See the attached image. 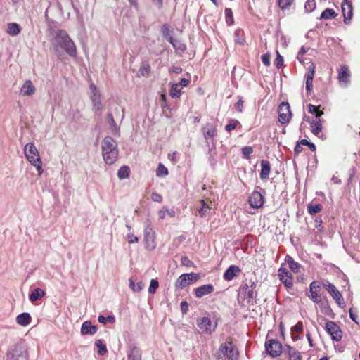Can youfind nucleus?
I'll use <instances>...</instances> for the list:
<instances>
[{"mask_svg": "<svg viewBox=\"0 0 360 360\" xmlns=\"http://www.w3.org/2000/svg\"><path fill=\"white\" fill-rule=\"evenodd\" d=\"M278 276L281 281L284 284L287 288L292 287V276L285 268L281 267L278 271Z\"/></svg>", "mask_w": 360, "mask_h": 360, "instance_id": "f3484780", "label": "nucleus"}, {"mask_svg": "<svg viewBox=\"0 0 360 360\" xmlns=\"http://www.w3.org/2000/svg\"><path fill=\"white\" fill-rule=\"evenodd\" d=\"M323 288V281H314L309 285V291L306 295L314 303H319L323 299V296L326 295L325 292L321 290Z\"/></svg>", "mask_w": 360, "mask_h": 360, "instance_id": "423d86ee", "label": "nucleus"}, {"mask_svg": "<svg viewBox=\"0 0 360 360\" xmlns=\"http://www.w3.org/2000/svg\"><path fill=\"white\" fill-rule=\"evenodd\" d=\"M255 288L256 283L252 281L248 283L241 285L238 292V300L242 298L245 300L248 304H254L257 295Z\"/></svg>", "mask_w": 360, "mask_h": 360, "instance_id": "39448f33", "label": "nucleus"}, {"mask_svg": "<svg viewBox=\"0 0 360 360\" xmlns=\"http://www.w3.org/2000/svg\"><path fill=\"white\" fill-rule=\"evenodd\" d=\"M30 321H31V316H30V314L26 313V312L22 313L16 317V322L19 325L22 326H27L30 323Z\"/></svg>", "mask_w": 360, "mask_h": 360, "instance_id": "c85d7f7f", "label": "nucleus"}, {"mask_svg": "<svg viewBox=\"0 0 360 360\" xmlns=\"http://www.w3.org/2000/svg\"><path fill=\"white\" fill-rule=\"evenodd\" d=\"M214 288L212 284L202 285L194 289L195 296L197 298H201L203 296L213 292Z\"/></svg>", "mask_w": 360, "mask_h": 360, "instance_id": "aec40b11", "label": "nucleus"}, {"mask_svg": "<svg viewBox=\"0 0 360 360\" xmlns=\"http://www.w3.org/2000/svg\"><path fill=\"white\" fill-rule=\"evenodd\" d=\"M24 153L27 160L31 165L36 167L39 175H41L43 172L42 162L35 146L32 143H27L24 148Z\"/></svg>", "mask_w": 360, "mask_h": 360, "instance_id": "20e7f679", "label": "nucleus"}, {"mask_svg": "<svg viewBox=\"0 0 360 360\" xmlns=\"http://www.w3.org/2000/svg\"><path fill=\"white\" fill-rule=\"evenodd\" d=\"M265 349L271 357H277L282 353V345L278 340L269 338L268 335L266 338Z\"/></svg>", "mask_w": 360, "mask_h": 360, "instance_id": "0eeeda50", "label": "nucleus"}, {"mask_svg": "<svg viewBox=\"0 0 360 360\" xmlns=\"http://www.w3.org/2000/svg\"><path fill=\"white\" fill-rule=\"evenodd\" d=\"M182 265L186 266H191L193 265V262L191 261L187 256H183L181 259Z\"/></svg>", "mask_w": 360, "mask_h": 360, "instance_id": "0e129e2a", "label": "nucleus"}, {"mask_svg": "<svg viewBox=\"0 0 360 360\" xmlns=\"http://www.w3.org/2000/svg\"><path fill=\"white\" fill-rule=\"evenodd\" d=\"M323 288L328 292L339 307L343 308L345 307V302L338 288L327 280L323 281Z\"/></svg>", "mask_w": 360, "mask_h": 360, "instance_id": "1a4fd4ad", "label": "nucleus"}, {"mask_svg": "<svg viewBox=\"0 0 360 360\" xmlns=\"http://www.w3.org/2000/svg\"><path fill=\"white\" fill-rule=\"evenodd\" d=\"M129 176V167L128 166L121 167L117 172V176L120 179L128 178Z\"/></svg>", "mask_w": 360, "mask_h": 360, "instance_id": "a19ab883", "label": "nucleus"}, {"mask_svg": "<svg viewBox=\"0 0 360 360\" xmlns=\"http://www.w3.org/2000/svg\"><path fill=\"white\" fill-rule=\"evenodd\" d=\"M226 22L228 25H232L234 23V19L232 10L230 8H225Z\"/></svg>", "mask_w": 360, "mask_h": 360, "instance_id": "c03bdc74", "label": "nucleus"}, {"mask_svg": "<svg viewBox=\"0 0 360 360\" xmlns=\"http://www.w3.org/2000/svg\"><path fill=\"white\" fill-rule=\"evenodd\" d=\"M311 128V132L318 136L322 130V124L321 120H313L310 124Z\"/></svg>", "mask_w": 360, "mask_h": 360, "instance_id": "72a5a7b5", "label": "nucleus"}, {"mask_svg": "<svg viewBox=\"0 0 360 360\" xmlns=\"http://www.w3.org/2000/svg\"><path fill=\"white\" fill-rule=\"evenodd\" d=\"M278 121L281 124H288L291 118L292 113L290 105L287 102H282L278 108Z\"/></svg>", "mask_w": 360, "mask_h": 360, "instance_id": "ddd939ff", "label": "nucleus"}, {"mask_svg": "<svg viewBox=\"0 0 360 360\" xmlns=\"http://www.w3.org/2000/svg\"><path fill=\"white\" fill-rule=\"evenodd\" d=\"M262 61L265 66H269L271 64V55L269 53L262 56Z\"/></svg>", "mask_w": 360, "mask_h": 360, "instance_id": "052dcab7", "label": "nucleus"}, {"mask_svg": "<svg viewBox=\"0 0 360 360\" xmlns=\"http://www.w3.org/2000/svg\"><path fill=\"white\" fill-rule=\"evenodd\" d=\"M303 330V323L302 321H298L292 328V333H300Z\"/></svg>", "mask_w": 360, "mask_h": 360, "instance_id": "680f3d73", "label": "nucleus"}, {"mask_svg": "<svg viewBox=\"0 0 360 360\" xmlns=\"http://www.w3.org/2000/svg\"><path fill=\"white\" fill-rule=\"evenodd\" d=\"M240 269L236 265H231L224 274V279L230 281L234 278L240 272Z\"/></svg>", "mask_w": 360, "mask_h": 360, "instance_id": "4be33fe9", "label": "nucleus"}, {"mask_svg": "<svg viewBox=\"0 0 360 360\" xmlns=\"http://www.w3.org/2000/svg\"><path fill=\"white\" fill-rule=\"evenodd\" d=\"M342 13L344 17V22L348 24V22L352 19V5L348 0H343L341 4Z\"/></svg>", "mask_w": 360, "mask_h": 360, "instance_id": "6ab92c4d", "label": "nucleus"}, {"mask_svg": "<svg viewBox=\"0 0 360 360\" xmlns=\"http://www.w3.org/2000/svg\"><path fill=\"white\" fill-rule=\"evenodd\" d=\"M197 325L201 330V333L212 334L214 331L217 323L212 324L211 319L208 316H203L198 319Z\"/></svg>", "mask_w": 360, "mask_h": 360, "instance_id": "9b49d317", "label": "nucleus"}, {"mask_svg": "<svg viewBox=\"0 0 360 360\" xmlns=\"http://www.w3.org/2000/svg\"><path fill=\"white\" fill-rule=\"evenodd\" d=\"M293 0H278V6L282 10L288 9L292 4Z\"/></svg>", "mask_w": 360, "mask_h": 360, "instance_id": "5fc2aeb1", "label": "nucleus"}, {"mask_svg": "<svg viewBox=\"0 0 360 360\" xmlns=\"http://www.w3.org/2000/svg\"><path fill=\"white\" fill-rule=\"evenodd\" d=\"M6 360H29L28 347L25 342L20 340L11 346L6 353Z\"/></svg>", "mask_w": 360, "mask_h": 360, "instance_id": "7ed1b4c3", "label": "nucleus"}, {"mask_svg": "<svg viewBox=\"0 0 360 360\" xmlns=\"http://www.w3.org/2000/svg\"><path fill=\"white\" fill-rule=\"evenodd\" d=\"M168 174V169L162 163H159L156 169V176L163 177Z\"/></svg>", "mask_w": 360, "mask_h": 360, "instance_id": "a18cd8bd", "label": "nucleus"}, {"mask_svg": "<svg viewBox=\"0 0 360 360\" xmlns=\"http://www.w3.org/2000/svg\"><path fill=\"white\" fill-rule=\"evenodd\" d=\"M44 295L45 292L42 289L37 288L30 293L29 299L32 302H34L37 300L42 298Z\"/></svg>", "mask_w": 360, "mask_h": 360, "instance_id": "cd10ccee", "label": "nucleus"}, {"mask_svg": "<svg viewBox=\"0 0 360 360\" xmlns=\"http://www.w3.org/2000/svg\"><path fill=\"white\" fill-rule=\"evenodd\" d=\"M129 288L134 292H139L141 291L143 288V284L141 281H139L137 283H135L132 278H129Z\"/></svg>", "mask_w": 360, "mask_h": 360, "instance_id": "e433bc0d", "label": "nucleus"}, {"mask_svg": "<svg viewBox=\"0 0 360 360\" xmlns=\"http://www.w3.org/2000/svg\"><path fill=\"white\" fill-rule=\"evenodd\" d=\"M90 90V98L91 101L94 99L101 98V94L98 91L97 87L94 83H91L89 86Z\"/></svg>", "mask_w": 360, "mask_h": 360, "instance_id": "79ce46f5", "label": "nucleus"}, {"mask_svg": "<svg viewBox=\"0 0 360 360\" xmlns=\"http://www.w3.org/2000/svg\"><path fill=\"white\" fill-rule=\"evenodd\" d=\"M169 95L173 98H178L181 96V90L179 88V86L178 84H172L171 89H170Z\"/></svg>", "mask_w": 360, "mask_h": 360, "instance_id": "c9c22d12", "label": "nucleus"}, {"mask_svg": "<svg viewBox=\"0 0 360 360\" xmlns=\"http://www.w3.org/2000/svg\"><path fill=\"white\" fill-rule=\"evenodd\" d=\"M34 91L35 88L30 80H27L20 89L22 96H31Z\"/></svg>", "mask_w": 360, "mask_h": 360, "instance_id": "a878e982", "label": "nucleus"}, {"mask_svg": "<svg viewBox=\"0 0 360 360\" xmlns=\"http://www.w3.org/2000/svg\"><path fill=\"white\" fill-rule=\"evenodd\" d=\"M21 28L16 22H9L7 25V32L11 36H17L20 32Z\"/></svg>", "mask_w": 360, "mask_h": 360, "instance_id": "7c9ffc66", "label": "nucleus"}, {"mask_svg": "<svg viewBox=\"0 0 360 360\" xmlns=\"http://www.w3.org/2000/svg\"><path fill=\"white\" fill-rule=\"evenodd\" d=\"M300 143L303 146H309V148L312 152L316 150V146L313 143L307 141V139H302L300 141Z\"/></svg>", "mask_w": 360, "mask_h": 360, "instance_id": "e2e57ef3", "label": "nucleus"}, {"mask_svg": "<svg viewBox=\"0 0 360 360\" xmlns=\"http://www.w3.org/2000/svg\"><path fill=\"white\" fill-rule=\"evenodd\" d=\"M127 239L129 243H135L139 241V238L137 236H134L133 233H129L127 235Z\"/></svg>", "mask_w": 360, "mask_h": 360, "instance_id": "774afa93", "label": "nucleus"}, {"mask_svg": "<svg viewBox=\"0 0 360 360\" xmlns=\"http://www.w3.org/2000/svg\"><path fill=\"white\" fill-rule=\"evenodd\" d=\"M244 35L245 33L242 29H236L234 32L235 43L240 45H244L245 42Z\"/></svg>", "mask_w": 360, "mask_h": 360, "instance_id": "473e14b6", "label": "nucleus"}, {"mask_svg": "<svg viewBox=\"0 0 360 360\" xmlns=\"http://www.w3.org/2000/svg\"><path fill=\"white\" fill-rule=\"evenodd\" d=\"M200 276L198 274L188 273L181 274L177 279L175 283L176 289H183L184 288L188 286L199 279Z\"/></svg>", "mask_w": 360, "mask_h": 360, "instance_id": "6e6552de", "label": "nucleus"}, {"mask_svg": "<svg viewBox=\"0 0 360 360\" xmlns=\"http://www.w3.org/2000/svg\"><path fill=\"white\" fill-rule=\"evenodd\" d=\"M250 205L252 208H260L264 202L263 195L258 191L255 190L249 196Z\"/></svg>", "mask_w": 360, "mask_h": 360, "instance_id": "2eb2a0df", "label": "nucleus"}, {"mask_svg": "<svg viewBox=\"0 0 360 360\" xmlns=\"http://www.w3.org/2000/svg\"><path fill=\"white\" fill-rule=\"evenodd\" d=\"M350 71L347 65H342L338 70V80L341 85L347 86L350 82Z\"/></svg>", "mask_w": 360, "mask_h": 360, "instance_id": "a211bd4d", "label": "nucleus"}, {"mask_svg": "<svg viewBox=\"0 0 360 360\" xmlns=\"http://www.w3.org/2000/svg\"><path fill=\"white\" fill-rule=\"evenodd\" d=\"M326 332L331 336L333 340L340 341L342 338V331L334 321H328L325 326Z\"/></svg>", "mask_w": 360, "mask_h": 360, "instance_id": "9d476101", "label": "nucleus"}, {"mask_svg": "<svg viewBox=\"0 0 360 360\" xmlns=\"http://www.w3.org/2000/svg\"><path fill=\"white\" fill-rule=\"evenodd\" d=\"M159 287V283L156 279H152L150 283L148 288V292L150 294H154Z\"/></svg>", "mask_w": 360, "mask_h": 360, "instance_id": "864d4df0", "label": "nucleus"}, {"mask_svg": "<svg viewBox=\"0 0 360 360\" xmlns=\"http://www.w3.org/2000/svg\"><path fill=\"white\" fill-rule=\"evenodd\" d=\"M95 346L98 349V354L99 355H105L107 353L108 349L106 345L101 340H96L95 341Z\"/></svg>", "mask_w": 360, "mask_h": 360, "instance_id": "58836bf2", "label": "nucleus"}, {"mask_svg": "<svg viewBox=\"0 0 360 360\" xmlns=\"http://www.w3.org/2000/svg\"><path fill=\"white\" fill-rule=\"evenodd\" d=\"M107 117L111 129L115 132H117L119 131V128L114 120L112 114L111 112L108 113Z\"/></svg>", "mask_w": 360, "mask_h": 360, "instance_id": "de8ad7c7", "label": "nucleus"}, {"mask_svg": "<svg viewBox=\"0 0 360 360\" xmlns=\"http://www.w3.org/2000/svg\"><path fill=\"white\" fill-rule=\"evenodd\" d=\"M314 76L307 75L306 77V90L307 93L311 92L313 86V79Z\"/></svg>", "mask_w": 360, "mask_h": 360, "instance_id": "6e6d98bb", "label": "nucleus"}, {"mask_svg": "<svg viewBox=\"0 0 360 360\" xmlns=\"http://www.w3.org/2000/svg\"><path fill=\"white\" fill-rule=\"evenodd\" d=\"M98 321L99 323H103V324H106L107 322H110V323H113L115 321V316L112 315H109L106 317L103 315H100L98 317Z\"/></svg>", "mask_w": 360, "mask_h": 360, "instance_id": "49530a36", "label": "nucleus"}, {"mask_svg": "<svg viewBox=\"0 0 360 360\" xmlns=\"http://www.w3.org/2000/svg\"><path fill=\"white\" fill-rule=\"evenodd\" d=\"M70 7L73 6V1L72 0H58V6L60 11L63 10V6Z\"/></svg>", "mask_w": 360, "mask_h": 360, "instance_id": "4d7b16f0", "label": "nucleus"}, {"mask_svg": "<svg viewBox=\"0 0 360 360\" xmlns=\"http://www.w3.org/2000/svg\"><path fill=\"white\" fill-rule=\"evenodd\" d=\"M142 352L141 349L136 346L130 348L127 354V360H141Z\"/></svg>", "mask_w": 360, "mask_h": 360, "instance_id": "b1692460", "label": "nucleus"}, {"mask_svg": "<svg viewBox=\"0 0 360 360\" xmlns=\"http://www.w3.org/2000/svg\"><path fill=\"white\" fill-rule=\"evenodd\" d=\"M101 148L105 162L109 165L115 163L118 157L116 141L111 136H105L102 141Z\"/></svg>", "mask_w": 360, "mask_h": 360, "instance_id": "f03ea898", "label": "nucleus"}, {"mask_svg": "<svg viewBox=\"0 0 360 360\" xmlns=\"http://www.w3.org/2000/svg\"><path fill=\"white\" fill-rule=\"evenodd\" d=\"M202 207L198 210L199 214L203 217L208 214L210 207L204 200H201Z\"/></svg>", "mask_w": 360, "mask_h": 360, "instance_id": "37998d69", "label": "nucleus"}, {"mask_svg": "<svg viewBox=\"0 0 360 360\" xmlns=\"http://www.w3.org/2000/svg\"><path fill=\"white\" fill-rule=\"evenodd\" d=\"M52 45L56 53L59 56L63 51H65L70 57L77 56L76 46L68 32L64 30L56 31L52 40Z\"/></svg>", "mask_w": 360, "mask_h": 360, "instance_id": "f257e3e1", "label": "nucleus"}, {"mask_svg": "<svg viewBox=\"0 0 360 360\" xmlns=\"http://www.w3.org/2000/svg\"><path fill=\"white\" fill-rule=\"evenodd\" d=\"M220 351L229 360H238V351L233 345L232 342H226L221 345Z\"/></svg>", "mask_w": 360, "mask_h": 360, "instance_id": "f8f14e48", "label": "nucleus"}, {"mask_svg": "<svg viewBox=\"0 0 360 360\" xmlns=\"http://www.w3.org/2000/svg\"><path fill=\"white\" fill-rule=\"evenodd\" d=\"M261 167L260 179L263 181L267 180L271 172V165L269 162L266 160H262L261 161Z\"/></svg>", "mask_w": 360, "mask_h": 360, "instance_id": "5701e85b", "label": "nucleus"}, {"mask_svg": "<svg viewBox=\"0 0 360 360\" xmlns=\"http://www.w3.org/2000/svg\"><path fill=\"white\" fill-rule=\"evenodd\" d=\"M150 71V67L148 63L143 62L141 63L139 72L143 76H148Z\"/></svg>", "mask_w": 360, "mask_h": 360, "instance_id": "09e8293b", "label": "nucleus"}, {"mask_svg": "<svg viewBox=\"0 0 360 360\" xmlns=\"http://www.w3.org/2000/svg\"><path fill=\"white\" fill-rule=\"evenodd\" d=\"M181 311L183 314H186L188 311V304L186 301L184 300L180 304Z\"/></svg>", "mask_w": 360, "mask_h": 360, "instance_id": "69168bd1", "label": "nucleus"}, {"mask_svg": "<svg viewBox=\"0 0 360 360\" xmlns=\"http://www.w3.org/2000/svg\"><path fill=\"white\" fill-rule=\"evenodd\" d=\"M322 210V205L321 204H309L307 205V210L311 215H315L320 212Z\"/></svg>", "mask_w": 360, "mask_h": 360, "instance_id": "ea45409f", "label": "nucleus"}, {"mask_svg": "<svg viewBox=\"0 0 360 360\" xmlns=\"http://www.w3.org/2000/svg\"><path fill=\"white\" fill-rule=\"evenodd\" d=\"M170 44L172 45L173 48L175 49V51H185L186 49V46L185 44L182 43L179 39H173L172 42H170Z\"/></svg>", "mask_w": 360, "mask_h": 360, "instance_id": "4c0bfd02", "label": "nucleus"}, {"mask_svg": "<svg viewBox=\"0 0 360 360\" xmlns=\"http://www.w3.org/2000/svg\"><path fill=\"white\" fill-rule=\"evenodd\" d=\"M98 330V328L95 325H92L89 321H84L81 327V334L82 335H94Z\"/></svg>", "mask_w": 360, "mask_h": 360, "instance_id": "412c9836", "label": "nucleus"}, {"mask_svg": "<svg viewBox=\"0 0 360 360\" xmlns=\"http://www.w3.org/2000/svg\"><path fill=\"white\" fill-rule=\"evenodd\" d=\"M338 16V13L332 8L325 9L321 14L320 19L321 20H331Z\"/></svg>", "mask_w": 360, "mask_h": 360, "instance_id": "2f4dec72", "label": "nucleus"}, {"mask_svg": "<svg viewBox=\"0 0 360 360\" xmlns=\"http://www.w3.org/2000/svg\"><path fill=\"white\" fill-rule=\"evenodd\" d=\"M283 64V56L279 53V52L276 51V58L274 60V65L277 68H281V66Z\"/></svg>", "mask_w": 360, "mask_h": 360, "instance_id": "13d9d810", "label": "nucleus"}, {"mask_svg": "<svg viewBox=\"0 0 360 360\" xmlns=\"http://www.w3.org/2000/svg\"><path fill=\"white\" fill-rule=\"evenodd\" d=\"M285 262L288 264L289 268L294 272H299L301 268V264L295 262L293 258L287 255L285 259Z\"/></svg>", "mask_w": 360, "mask_h": 360, "instance_id": "c756f323", "label": "nucleus"}, {"mask_svg": "<svg viewBox=\"0 0 360 360\" xmlns=\"http://www.w3.org/2000/svg\"><path fill=\"white\" fill-rule=\"evenodd\" d=\"M287 349V354L290 360H302V354L300 352L290 345H285Z\"/></svg>", "mask_w": 360, "mask_h": 360, "instance_id": "bb28decb", "label": "nucleus"}, {"mask_svg": "<svg viewBox=\"0 0 360 360\" xmlns=\"http://www.w3.org/2000/svg\"><path fill=\"white\" fill-rule=\"evenodd\" d=\"M238 124H240V122L237 120L231 119L229 121V123L225 126V129L230 132L231 131L235 129Z\"/></svg>", "mask_w": 360, "mask_h": 360, "instance_id": "603ef678", "label": "nucleus"}, {"mask_svg": "<svg viewBox=\"0 0 360 360\" xmlns=\"http://www.w3.org/2000/svg\"><path fill=\"white\" fill-rule=\"evenodd\" d=\"M203 136L206 140L207 145L210 144V139L214 144V138L217 136V131L216 127L212 123H207L202 129Z\"/></svg>", "mask_w": 360, "mask_h": 360, "instance_id": "dca6fc26", "label": "nucleus"}, {"mask_svg": "<svg viewBox=\"0 0 360 360\" xmlns=\"http://www.w3.org/2000/svg\"><path fill=\"white\" fill-rule=\"evenodd\" d=\"M144 243L147 250H153L155 248V232L150 224H148L144 229Z\"/></svg>", "mask_w": 360, "mask_h": 360, "instance_id": "4468645a", "label": "nucleus"}, {"mask_svg": "<svg viewBox=\"0 0 360 360\" xmlns=\"http://www.w3.org/2000/svg\"><path fill=\"white\" fill-rule=\"evenodd\" d=\"M316 8V1L315 0H307L304 4L305 11L307 13H311Z\"/></svg>", "mask_w": 360, "mask_h": 360, "instance_id": "8fccbe9b", "label": "nucleus"}, {"mask_svg": "<svg viewBox=\"0 0 360 360\" xmlns=\"http://www.w3.org/2000/svg\"><path fill=\"white\" fill-rule=\"evenodd\" d=\"M253 153V149L250 146H245L242 148V153L246 159L250 158V155Z\"/></svg>", "mask_w": 360, "mask_h": 360, "instance_id": "bf43d9fd", "label": "nucleus"}, {"mask_svg": "<svg viewBox=\"0 0 360 360\" xmlns=\"http://www.w3.org/2000/svg\"><path fill=\"white\" fill-rule=\"evenodd\" d=\"M173 31L170 30L169 26L167 24L163 25L162 27V33L163 37L168 41V42H172V40L174 39L172 34Z\"/></svg>", "mask_w": 360, "mask_h": 360, "instance_id": "f704fd0d", "label": "nucleus"}, {"mask_svg": "<svg viewBox=\"0 0 360 360\" xmlns=\"http://www.w3.org/2000/svg\"><path fill=\"white\" fill-rule=\"evenodd\" d=\"M319 304V307H320L321 311L323 314L330 316L333 313L332 309L330 308V307L329 305L328 300L326 295L323 296V299H322L321 302H320Z\"/></svg>", "mask_w": 360, "mask_h": 360, "instance_id": "393cba45", "label": "nucleus"}, {"mask_svg": "<svg viewBox=\"0 0 360 360\" xmlns=\"http://www.w3.org/2000/svg\"><path fill=\"white\" fill-rule=\"evenodd\" d=\"M151 199L154 202H161L162 200V195H160L159 193H155V192L152 193V194H151Z\"/></svg>", "mask_w": 360, "mask_h": 360, "instance_id": "338daca9", "label": "nucleus"}, {"mask_svg": "<svg viewBox=\"0 0 360 360\" xmlns=\"http://www.w3.org/2000/svg\"><path fill=\"white\" fill-rule=\"evenodd\" d=\"M91 102L93 103V109L95 111V113L100 115L98 112L102 110L101 98L94 99Z\"/></svg>", "mask_w": 360, "mask_h": 360, "instance_id": "3c124183", "label": "nucleus"}]
</instances>
